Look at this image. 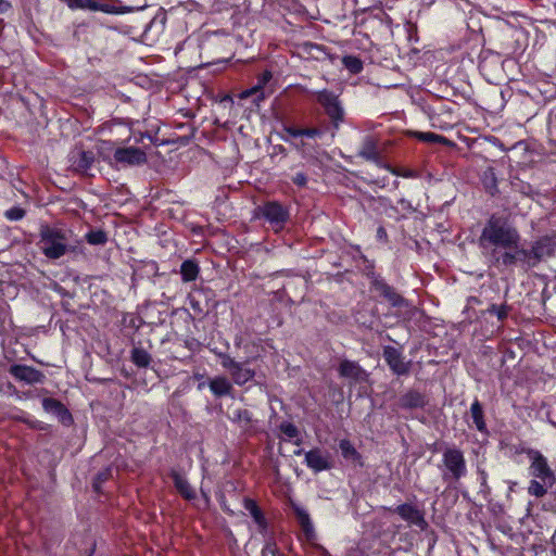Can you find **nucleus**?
<instances>
[{"label": "nucleus", "mask_w": 556, "mask_h": 556, "mask_svg": "<svg viewBox=\"0 0 556 556\" xmlns=\"http://www.w3.org/2000/svg\"><path fill=\"white\" fill-rule=\"evenodd\" d=\"M520 233L516 227L510 225L507 219L491 215L486 220L481 235L479 237V245L483 250H489L491 263L496 268H513L514 266H505L497 264L495 254H503L505 251H518L520 247Z\"/></svg>", "instance_id": "obj_1"}, {"label": "nucleus", "mask_w": 556, "mask_h": 556, "mask_svg": "<svg viewBox=\"0 0 556 556\" xmlns=\"http://www.w3.org/2000/svg\"><path fill=\"white\" fill-rule=\"evenodd\" d=\"M496 263L505 266H520L525 270L538 267L541 263L556 258V231L552 230L531 241L529 248L505 251L495 254Z\"/></svg>", "instance_id": "obj_2"}, {"label": "nucleus", "mask_w": 556, "mask_h": 556, "mask_svg": "<svg viewBox=\"0 0 556 556\" xmlns=\"http://www.w3.org/2000/svg\"><path fill=\"white\" fill-rule=\"evenodd\" d=\"M528 475L531 477L528 493L536 498L546 495L556 483V475L541 451L529 452Z\"/></svg>", "instance_id": "obj_3"}, {"label": "nucleus", "mask_w": 556, "mask_h": 556, "mask_svg": "<svg viewBox=\"0 0 556 556\" xmlns=\"http://www.w3.org/2000/svg\"><path fill=\"white\" fill-rule=\"evenodd\" d=\"M439 469L442 480L448 485L465 478L468 469L464 452L457 446L446 447L442 453Z\"/></svg>", "instance_id": "obj_4"}, {"label": "nucleus", "mask_w": 556, "mask_h": 556, "mask_svg": "<svg viewBox=\"0 0 556 556\" xmlns=\"http://www.w3.org/2000/svg\"><path fill=\"white\" fill-rule=\"evenodd\" d=\"M42 253L50 260H58L68 250L67 231L49 225H42L39 232Z\"/></svg>", "instance_id": "obj_5"}, {"label": "nucleus", "mask_w": 556, "mask_h": 556, "mask_svg": "<svg viewBox=\"0 0 556 556\" xmlns=\"http://www.w3.org/2000/svg\"><path fill=\"white\" fill-rule=\"evenodd\" d=\"M367 278L369 279V289L381 302L388 303L393 308H401L406 306V299L396 291V289L389 285L386 279L376 274L374 264L367 266Z\"/></svg>", "instance_id": "obj_6"}, {"label": "nucleus", "mask_w": 556, "mask_h": 556, "mask_svg": "<svg viewBox=\"0 0 556 556\" xmlns=\"http://www.w3.org/2000/svg\"><path fill=\"white\" fill-rule=\"evenodd\" d=\"M257 211L258 217L267 222L276 232L282 230L290 218L289 208L278 201H266Z\"/></svg>", "instance_id": "obj_7"}, {"label": "nucleus", "mask_w": 556, "mask_h": 556, "mask_svg": "<svg viewBox=\"0 0 556 556\" xmlns=\"http://www.w3.org/2000/svg\"><path fill=\"white\" fill-rule=\"evenodd\" d=\"M427 114L431 126L441 130L452 129L457 124L455 110L452 105L444 102H438L435 105H429Z\"/></svg>", "instance_id": "obj_8"}, {"label": "nucleus", "mask_w": 556, "mask_h": 556, "mask_svg": "<svg viewBox=\"0 0 556 556\" xmlns=\"http://www.w3.org/2000/svg\"><path fill=\"white\" fill-rule=\"evenodd\" d=\"M316 100L323 106L333 128L338 129L344 119V110L339 101V97L328 89H323L317 92Z\"/></svg>", "instance_id": "obj_9"}, {"label": "nucleus", "mask_w": 556, "mask_h": 556, "mask_svg": "<svg viewBox=\"0 0 556 556\" xmlns=\"http://www.w3.org/2000/svg\"><path fill=\"white\" fill-rule=\"evenodd\" d=\"M382 357L393 375L397 377L409 375L413 361L406 359L401 348L383 346Z\"/></svg>", "instance_id": "obj_10"}, {"label": "nucleus", "mask_w": 556, "mask_h": 556, "mask_svg": "<svg viewBox=\"0 0 556 556\" xmlns=\"http://www.w3.org/2000/svg\"><path fill=\"white\" fill-rule=\"evenodd\" d=\"M391 514H396L400 518L408 523L410 527H417L421 531L428 528V522L425 518L424 510L419 509L412 503H403L397 506L386 508Z\"/></svg>", "instance_id": "obj_11"}, {"label": "nucleus", "mask_w": 556, "mask_h": 556, "mask_svg": "<svg viewBox=\"0 0 556 556\" xmlns=\"http://www.w3.org/2000/svg\"><path fill=\"white\" fill-rule=\"evenodd\" d=\"M9 374L18 381H23L27 384L43 383L46 380L45 374L28 365L13 364L9 368Z\"/></svg>", "instance_id": "obj_12"}, {"label": "nucleus", "mask_w": 556, "mask_h": 556, "mask_svg": "<svg viewBox=\"0 0 556 556\" xmlns=\"http://www.w3.org/2000/svg\"><path fill=\"white\" fill-rule=\"evenodd\" d=\"M428 403L429 400L426 393L410 388L399 396L395 405L397 408L403 410H413L425 409Z\"/></svg>", "instance_id": "obj_13"}, {"label": "nucleus", "mask_w": 556, "mask_h": 556, "mask_svg": "<svg viewBox=\"0 0 556 556\" xmlns=\"http://www.w3.org/2000/svg\"><path fill=\"white\" fill-rule=\"evenodd\" d=\"M273 79V72H262L257 79V84L240 93L241 99H248L255 96L254 102L263 101L265 98L274 93L273 86L269 85Z\"/></svg>", "instance_id": "obj_14"}, {"label": "nucleus", "mask_w": 556, "mask_h": 556, "mask_svg": "<svg viewBox=\"0 0 556 556\" xmlns=\"http://www.w3.org/2000/svg\"><path fill=\"white\" fill-rule=\"evenodd\" d=\"M304 464L316 473L332 468L329 454L319 447H314L305 452Z\"/></svg>", "instance_id": "obj_15"}, {"label": "nucleus", "mask_w": 556, "mask_h": 556, "mask_svg": "<svg viewBox=\"0 0 556 556\" xmlns=\"http://www.w3.org/2000/svg\"><path fill=\"white\" fill-rule=\"evenodd\" d=\"M41 404L42 408L54 415L63 426L70 427L74 424L73 415L61 401L54 397H45Z\"/></svg>", "instance_id": "obj_16"}, {"label": "nucleus", "mask_w": 556, "mask_h": 556, "mask_svg": "<svg viewBox=\"0 0 556 556\" xmlns=\"http://www.w3.org/2000/svg\"><path fill=\"white\" fill-rule=\"evenodd\" d=\"M243 508L250 514L254 523L256 525L257 532L262 535L267 534L269 530L268 520L260 507L257 502L251 497H244L242 501Z\"/></svg>", "instance_id": "obj_17"}, {"label": "nucleus", "mask_w": 556, "mask_h": 556, "mask_svg": "<svg viewBox=\"0 0 556 556\" xmlns=\"http://www.w3.org/2000/svg\"><path fill=\"white\" fill-rule=\"evenodd\" d=\"M113 157L116 163L128 164V165H140L146 163V153L135 147L117 148L114 151Z\"/></svg>", "instance_id": "obj_18"}, {"label": "nucleus", "mask_w": 556, "mask_h": 556, "mask_svg": "<svg viewBox=\"0 0 556 556\" xmlns=\"http://www.w3.org/2000/svg\"><path fill=\"white\" fill-rule=\"evenodd\" d=\"M296 521L301 528L304 540L308 543H314L317 540V534L309 514L304 508L293 505L292 506Z\"/></svg>", "instance_id": "obj_19"}, {"label": "nucleus", "mask_w": 556, "mask_h": 556, "mask_svg": "<svg viewBox=\"0 0 556 556\" xmlns=\"http://www.w3.org/2000/svg\"><path fill=\"white\" fill-rule=\"evenodd\" d=\"M358 156L382 167V156L378 148V140L372 136H366L358 150Z\"/></svg>", "instance_id": "obj_20"}, {"label": "nucleus", "mask_w": 556, "mask_h": 556, "mask_svg": "<svg viewBox=\"0 0 556 556\" xmlns=\"http://www.w3.org/2000/svg\"><path fill=\"white\" fill-rule=\"evenodd\" d=\"M467 416L471 420V424L469 420H467L469 427H473L482 434H489L484 409L481 402L477 397L471 403Z\"/></svg>", "instance_id": "obj_21"}, {"label": "nucleus", "mask_w": 556, "mask_h": 556, "mask_svg": "<svg viewBox=\"0 0 556 556\" xmlns=\"http://www.w3.org/2000/svg\"><path fill=\"white\" fill-rule=\"evenodd\" d=\"M484 79L489 84H493L496 86H501L503 84H508L510 90H516L521 93H529V90L521 87L519 83V78L517 77H508L506 72H482Z\"/></svg>", "instance_id": "obj_22"}, {"label": "nucleus", "mask_w": 556, "mask_h": 556, "mask_svg": "<svg viewBox=\"0 0 556 556\" xmlns=\"http://www.w3.org/2000/svg\"><path fill=\"white\" fill-rule=\"evenodd\" d=\"M228 419L237 425L244 433H249L253 429V413L248 408L235 407L230 409Z\"/></svg>", "instance_id": "obj_23"}, {"label": "nucleus", "mask_w": 556, "mask_h": 556, "mask_svg": "<svg viewBox=\"0 0 556 556\" xmlns=\"http://www.w3.org/2000/svg\"><path fill=\"white\" fill-rule=\"evenodd\" d=\"M68 8L72 10L81 9V10H90V11H102L104 13L115 14L118 13L116 7L102 3L98 0H64Z\"/></svg>", "instance_id": "obj_24"}, {"label": "nucleus", "mask_w": 556, "mask_h": 556, "mask_svg": "<svg viewBox=\"0 0 556 556\" xmlns=\"http://www.w3.org/2000/svg\"><path fill=\"white\" fill-rule=\"evenodd\" d=\"M312 50H315L317 54L315 58L317 60L321 59V55L326 59H330L331 63L334 65V60L338 59L340 62L344 65L346 70H363V61L355 55H342V56H334L327 54L320 47L311 45L309 46Z\"/></svg>", "instance_id": "obj_25"}, {"label": "nucleus", "mask_w": 556, "mask_h": 556, "mask_svg": "<svg viewBox=\"0 0 556 556\" xmlns=\"http://www.w3.org/2000/svg\"><path fill=\"white\" fill-rule=\"evenodd\" d=\"M169 477L179 495L186 501H193L197 497L195 490L190 485L188 480L175 468L169 470Z\"/></svg>", "instance_id": "obj_26"}, {"label": "nucleus", "mask_w": 556, "mask_h": 556, "mask_svg": "<svg viewBox=\"0 0 556 556\" xmlns=\"http://www.w3.org/2000/svg\"><path fill=\"white\" fill-rule=\"evenodd\" d=\"M94 153L92 151L77 150L70 155L71 166L80 173H85L91 168L94 162Z\"/></svg>", "instance_id": "obj_27"}, {"label": "nucleus", "mask_w": 556, "mask_h": 556, "mask_svg": "<svg viewBox=\"0 0 556 556\" xmlns=\"http://www.w3.org/2000/svg\"><path fill=\"white\" fill-rule=\"evenodd\" d=\"M339 448L342 457L351 462L354 466L363 468L365 466L363 455L355 448L353 443L348 439H342L339 442Z\"/></svg>", "instance_id": "obj_28"}, {"label": "nucleus", "mask_w": 556, "mask_h": 556, "mask_svg": "<svg viewBox=\"0 0 556 556\" xmlns=\"http://www.w3.org/2000/svg\"><path fill=\"white\" fill-rule=\"evenodd\" d=\"M208 388L212 394L216 397H224L231 395L232 384L225 376H216L208 380Z\"/></svg>", "instance_id": "obj_29"}, {"label": "nucleus", "mask_w": 556, "mask_h": 556, "mask_svg": "<svg viewBox=\"0 0 556 556\" xmlns=\"http://www.w3.org/2000/svg\"><path fill=\"white\" fill-rule=\"evenodd\" d=\"M229 374L233 382L239 387H242L253 380L255 376L254 369L245 366V363L241 362H238Z\"/></svg>", "instance_id": "obj_30"}, {"label": "nucleus", "mask_w": 556, "mask_h": 556, "mask_svg": "<svg viewBox=\"0 0 556 556\" xmlns=\"http://www.w3.org/2000/svg\"><path fill=\"white\" fill-rule=\"evenodd\" d=\"M180 275L184 282L195 281L200 275V266L197 260L188 258L180 265Z\"/></svg>", "instance_id": "obj_31"}, {"label": "nucleus", "mask_w": 556, "mask_h": 556, "mask_svg": "<svg viewBox=\"0 0 556 556\" xmlns=\"http://www.w3.org/2000/svg\"><path fill=\"white\" fill-rule=\"evenodd\" d=\"M338 371L340 377L357 381L362 376L363 369L358 363L344 359L340 363Z\"/></svg>", "instance_id": "obj_32"}, {"label": "nucleus", "mask_w": 556, "mask_h": 556, "mask_svg": "<svg viewBox=\"0 0 556 556\" xmlns=\"http://www.w3.org/2000/svg\"><path fill=\"white\" fill-rule=\"evenodd\" d=\"M481 182H482L484 190L490 195L494 197L500 192L498 185H497V182H498L497 177L495 174V169L493 167L490 166L483 170L482 176H481Z\"/></svg>", "instance_id": "obj_33"}, {"label": "nucleus", "mask_w": 556, "mask_h": 556, "mask_svg": "<svg viewBox=\"0 0 556 556\" xmlns=\"http://www.w3.org/2000/svg\"><path fill=\"white\" fill-rule=\"evenodd\" d=\"M150 75L146 73H138L134 79L137 85L144 89H157L161 85L162 75H159L156 72H151Z\"/></svg>", "instance_id": "obj_34"}, {"label": "nucleus", "mask_w": 556, "mask_h": 556, "mask_svg": "<svg viewBox=\"0 0 556 556\" xmlns=\"http://www.w3.org/2000/svg\"><path fill=\"white\" fill-rule=\"evenodd\" d=\"M130 361L138 368H147L152 362L151 354L141 346H134L130 351Z\"/></svg>", "instance_id": "obj_35"}, {"label": "nucleus", "mask_w": 556, "mask_h": 556, "mask_svg": "<svg viewBox=\"0 0 556 556\" xmlns=\"http://www.w3.org/2000/svg\"><path fill=\"white\" fill-rule=\"evenodd\" d=\"M279 431L289 440H294V444L300 445L302 443V439H300V430L298 427L290 421H282L278 426Z\"/></svg>", "instance_id": "obj_36"}, {"label": "nucleus", "mask_w": 556, "mask_h": 556, "mask_svg": "<svg viewBox=\"0 0 556 556\" xmlns=\"http://www.w3.org/2000/svg\"><path fill=\"white\" fill-rule=\"evenodd\" d=\"M86 241L90 245H104L109 238L108 233L103 229H91L85 235Z\"/></svg>", "instance_id": "obj_37"}, {"label": "nucleus", "mask_w": 556, "mask_h": 556, "mask_svg": "<svg viewBox=\"0 0 556 556\" xmlns=\"http://www.w3.org/2000/svg\"><path fill=\"white\" fill-rule=\"evenodd\" d=\"M418 140L422 141V142H429V143H442V144H445V146H450L451 144V141L441 136V135H437L434 132H422V131H416L415 135H414Z\"/></svg>", "instance_id": "obj_38"}, {"label": "nucleus", "mask_w": 556, "mask_h": 556, "mask_svg": "<svg viewBox=\"0 0 556 556\" xmlns=\"http://www.w3.org/2000/svg\"><path fill=\"white\" fill-rule=\"evenodd\" d=\"M546 136L549 143L556 144V106L549 111L546 117Z\"/></svg>", "instance_id": "obj_39"}, {"label": "nucleus", "mask_w": 556, "mask_h": 556, "mask_svg": "<svg viewBox=\"0 0 556 556\" xmlns=\"http://www.w3.org/2000/svg\"><path fill=\"white\" fill-rule=\"evenodd\" d=\"M382 168L388 169L392 175L403 178H417L418 172L412 168L394 167L390 164H383Z\"/></svg>", "instance_id": "obj_40"}, {"label": "nucleus", "mask_w": 556, "mask_h": 556, "mask_svg": "<svg viewBox=\"0 0 556 556\" xmlns=\"http://www.w3.org/2000/svg\"><path fill=\"white\" fill-rule=\"evenodd\" d=\"M510 307L507 304H491L486 312L490 315H494L497 317L498 321H504L508 317Z\"/></svg>", "instance_id": "obj_41"}, {"label": "nucleus", "mask_w": 556, "mask_h": 556, "mask_svg": "<svg viewBox=\"0 0 556 556\" xmlns=\"http://www.w3.org/2000/svg\"><path fill=\"white\" fill-rule=\"evenodd\" d=\"M215 355L218 357L219 359V363L222 365V367L224 369H226L228 372H230L232 370V368L236 366V364L238 363L237 361H235L229 354L227 353H224V352H217V351H214Z\"/></svg>", "instance_id": "obj_42"}, {"label": "nucleus", "mask_w": 556, "mask_h": 556, "mask_svg": "<svg viewBox=\"0 0 556 556\" xmlns=\"http://www.w3.org/2000/svg\"><path fill=\"white\" fill-rule=\"evenodd\" d=\"M261 556H285L275 541H267L261 551Z\"/></svg>", "instance_id": "obj_43"}, {"label": "nucleus", "mask_w": 556, "mask_h": 556, "mask_svg": "<svg viewBox=\"0 0 556 556\" xmlns=\"http://www.w3.org/2000/svg\"><path fill=\"white\" fill-rule=\"evenodd\" d=\"M26 211L21 206H12L4 212V217L11 222H17L24 218Z\"/></svg>", "instance_id": "obj_44"}, {"label": "nucleus", "mask_w": 556, "mask_h": 556, "mask_svg": "<svg viewBox=\"0 0 556 556\" xmlns=\"http://www.w3.org/2000/svg\"><path fill=\"white\" fill-rule=\"evenodd\" d=\"M291 181L299 188H304L307 185L308 177L305 173L299 172L291 177Z\"/></svg>", "instance_id": "obj_45"}, {"label": "nucleus", "mask_w": 556, "mask_h": 556, "mask_svg": "<svg viewBox=\"0 0 556 556\" xmlns=\"http://www.w3.org/2000/svg\"><path fill=\"white\" fill-rule=\"evenodd\" d=\"M184 345L190 352L195 353L200 351L201 342L197 338L190 337L184 340Z\"/></svg>", "instance_id": "obj_46"}, {"label": "nucleus", "mask_w": 556, "mask_h": 556, "mask_svg": "<svg viewBox=\"0 0 556 556\" xmlns=\"http://www.w3.org/2000/svg\"><path fill=\"white\" fill-rule=\"evenodd\" d=\"M323 130L317 127H302V137L317 138L323 136Z\"/></svg>", "instance_id": "obj_47"}, {"label": "nucleus", "mask_w": 556, "mask_h": 556, "mask_svg": "<svg viewBox=\"0 0 556 556\" xmlns=\"http://www.w3.org/2000/svg\"><path fill=\"white\" fill-rule=\"evenodd\" d=\"M510 451L513 452V454L515 455H519V454H526L527 457L529 458V452L530 451H538L536 448H532V447H528L526 446L523 443H519V444H516V445H513L510 447Z\"/></svg>", "instance_id": "obj_48"}, {"label": "nucleus", "mask_w": 556, "mask_h": 556, "mask_svg": "<svg viewBox=\"0 0 556 556\" xmlns=\"http://www.w3.org/2000/svg\"><path fill=\"white\" fill-rule=\"evenodd\" d=\"M283 130L290 137H293V138L302 137V127H298V126H294V125H289V126H285Z\"/></svg>", "instance_id": "obj_49"}, {"label": "nucleus", "mask_w": 556, "mask_h": 556, "mask_svg": "<svg viewBox=\"0 0 556 556\" xmlns=\"http://www.w3.org/2000/svg\"><path fill=\"white\" fill-rule=\"evenodd\" d=\"M493 143H494V146L498 147L502 151H508V150L515 149L517 147L525 146V142L522 140H520V141L516 142L515 144L507 147L497 138H494Z\"/></svg>", "instance_id": "obj_50"}, {"label": "nucleus", "mask_w": 556, "mask_h": 556, "mask_svg": "<svg viewBox=\"0 0 556 556\" xmlns=\"http://www.w3.org/2000/svg\"><path fill=\"white\" fill-rule=\"evenodd\" d=\"M15 78L16 76L14 75L13 72H10V71H7V72H0V84H4L7 80H12L13 83V86L15 87L16 84H15Z\"/></svg>", "instance_id": "obj_51"}, {"label": "nucleus", "mask_w": 556, "mask_h": 556, "mask_svg": "<svg viewBox=\"0 0 556 556\" xmlns=\"http://www.w3.org/2000/svg\"><path fill=\"white\" fill-rule=\"evenodd\" d=\"M376 238L380 242H383V243L388 242V233L383 226H379L377 228Z\"/></svg>", "instance_id": "obj_52"}, {"label": "nucleus", "mask_w": 556, "mask_h": 556, "mask_svg": "<svg viewBox=\"0 0 556 556\" xmlns=\"http://www.w3.org/2000/svg\"><path fill=\"white\" fill-rule=\"evenodd\" d=\"M312 545L313 548H315L318 553H319V556H331L330 553L328 552V549L318 544L316 541H314V543H309Z\"/></svg>", "instance_id": "obj_53"}, {"label": "nucleus", "mask_w": 556, "mask_h": 556, "mask_svg": "<svg viewBox=\"0 0 556 556\" xmlns=\"http://www.w3.org/2000/svg\"><path fill=\"white\" fill-rule=\"evenodd\" d=\"M110 476H111V470L105 469L104 471L98 472L94 480L99 481L100 483H104L106 480H109Z\"/></svg>", "instance_id": "obj_54"}, {"label": "nucleus", "mask_w": 556, "mask_h": 556, "mask_svg": "<svg viewBox=\"0 0 556 556\" xmlns=\"http://www.w3.org/2000/svg\"><path fill=\"white\" fill-rule=\"evenodd\" d=\"M13 8L11 0H0V14H5Z\"/></svg>", "instance_id": "obj_55"}, {"label": "nucleus", "mask_w": 556, "mask_h": 556, "mask_svg": "<svg viewBox=\"0 0 556 556\" xmlns=\"http://www.w3.org/2000/svg\"><path fill=\"white\" fill-rule=\"evenodd\" d=\"M479 475V479H480V486H481V490H484V489H490L489 485H488V473L484 471V470H480L478 472Z\"/></svg>", "instance_id": "obj_56"}, {"label": "nucleus", "mask_w": 556, "mask_h": 556, "mask_svg": "<svg viewBox=\"0 0 556 556\" xmlns=\"http://www.w3.org/2000/svg\"><path fill=\"white\" fill-rule=\"evenodd\" d=\"M399 204L401 205V207L403 210H407V211H413L414 210L413 206H412V203L408 200H406V199H401L399 201Z\"/></svg>", "instance_id": "obj_57"}, {"label": "nucleus", "mask_w": 556, "mask_h": 556, "mask_svg": "<svg viewBox=\"0 0 556 556\" xmlns=\"http://www.w3.org/2000/svg\"><path fill=\"white\" fill-rule=\"evenodd\" d=\"M407 31H408V38L412 39V33H415V34L417 33L416 25L408 23Z\"/></svg>", "instance_id": "obj_58"}, {"label": "nucleus", "mask_w": 556, "mask_h": 556, "mask_svg": "<svg viewBox=\"0 0 556 556\" xmlns=\"http://www.w3.org/2000/svg\"><path fill=\"white\" fill-rule=\"evenodd\" d=\"M101 484H102V483H100L99 481L93 480V482H92V488H93L94 492H97V493H100V492H101Z\"/></svg>", "instance_id": "obj_59"}, {"label": "nucleus", "mask_w": 556, "mask_h": 556, "mask_svg": "<svg viewBox=\"0 0 556 556\" xmlns=\"http://www.w3.org/2000/svg\"><path fill=\"white\" fill-rule=\"evenodd\" d=\"M201 495H202L203 500L205 501L206 506H208L210 501H211L208 493L205 492L203 489H201Z\"/></svg>", "instance_id": "obj_60"}, {"label": "nucleus", "mask_w": 556, "mask_h": 556, "mask_svg": "<svg viewBox=\"0 0 556 556\" xmlns=\"http://www.w3.org/2000/svg\"><path fill=\"white\" fill-rule=\"evenodd\" d=\"M190 304H191V307L195 311V312H199L201 313L202 309L199 307V303L198 302H194L193 300L190 301Z\"/></svg>", "instance_id": "obj_61"}, {"label": "nucleus", "mask_w": 556, "mask_h": 556, "mask_svg": "<svg viewBox=\"0 0 556 556\" xmlns=\"http://www.w3.org/2000/svg\"><path fill=\"white\" fill-rule=\"evenodd\" d=\"M223 500H225V495H223V494H222V495H220V498H219L218 501H219V503H220V505H222L223 510H224V511H228L229 509L226 507V505H224Z\"/></svg>", "instance_id": "obj_62"}, {"label": "nucleus", "mask_w": 556, "mask_h": 556, "mask_svg": "<svg viewBox=\"0 0 556 556\" xmlns=\"http://www.w3.org/2000/svg\"><path fill=\"white\" fill-rule=\"evenodd\" d=\"M302 453H303V450H301V448L294 451V455H296V456L301 455Z\"/></svg>", "instance_id": "obj_63"}, {"label": "nucleus", "mask_w": 556, "mask_h": 556, "mask_svg": "<svg viewBox=\"0 0 556 556\" xmlns=\"http://www.w3.org/2000/svg\"><path fill=\"white\" fill-rule=\"evenodd\" d=\"M39 429L40 430H47L48 429V425L40 426Z\"/></svg>", "instance_id": "obj_64"}]
</instances>
